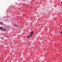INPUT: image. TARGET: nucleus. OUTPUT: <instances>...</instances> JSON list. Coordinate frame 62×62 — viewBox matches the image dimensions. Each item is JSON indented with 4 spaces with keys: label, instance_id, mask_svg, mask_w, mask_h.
Listing matches in <instances>:
<instances>
[{
    "label": "nucleus",
    "instance_id": "nucleus-1",
    "mask_svg": "<svg viewBox=\"0 0 62 62\" xmlns=\"http://www.w3.org/2000/svg\"><path fill=\"white\" fill-rule=\"evenodd\" d=\"M31 34L30 35V36L28 35L27 36V38H30L33 36V34H34V32L33 31H31Z\"/></svg>",
    "mask_w": 62,
    "mask_h": 62
},
{
    "label": "nucleus",
    "instance_id": "nucleus-7",
    "mask_svg": "<svg viewBox=\"0 0 62 62\" xmlns=\"http://www.w3.org/2000/svg\"><path fill=\"white\" fill-rule=\"evenodd\" d=\"M61 3L62 4V2H61Z\"/></svg>",
    "mask_w": 62,
    "mask_h": 62
},
{
    "label": "nucleus",
    "instance_id": "nucleus-3",
    "mask_svg": "<svg viewBox=\"0 0 62 62\" xmlns=\"http://www.w3.org/2000/svg\"><path fill=\"white\" fill-rule=\"evenodd\" d=\"M5 29H6V28H3V31H4V30H5Z\"/></svg>",
    "mask_w": 62,
    "mask_h": 62
},
{
    "label": "nucleus",
    "instance_id": "nucleus-2",
    "mask_svg": "<svg viewBox=\"0 0 62 62\" xmlns=\"http://www.w3.org/2000/svg\"><path fill=\"white\" fill-rule=\"evenodd\" d=\"M14 26L16 27H17V26L16 25H14Z\"/></svg>",
    "mask_w": 62,
    "mask_h": 62
},
{
    "label": "nucleus",
    "instance_id": "nucleus-6",
    "mask_svg": "<svg viewBox=\"0 0 62 62\" xmlns=\"http://www.w3.org/2000/svg\"><path fill=\"white\" fill-rule=\"evenodd\" d=\"M60 33L61 34H62V31H61L60 32Z\"/></svg>",
    "mask_w": 62,
    "mask_h": 62
},
{
    "label": "nucleus",
    "instance_id": "nucleus-4",
    "mask_svg": "<svg viewBox=\"0 0 62 62\" xmlns=\"http://www.w3.org/2000/svg\"><path fill=\"white\" fill-rule=\"evenodd\" d=\"M3 29V27H0V29Z\"/></svg>",
    "mask_w": 62,
    "mask_h": 62
},
{
    "label": "nucleus",
    "instance_id": "nucleus-5",
    "mask_svg": "<svg viewBox=\"0 0 62 62\" xmlns=\"http://www.w3.org/2000/svg\"><path fill=\"white\" fill-rule=\"evenodd\" d=\"M0 23H1V24H2V23H3V22H0Z\"/></svg>",
    "mask_w": 62,
    "mask_h": 62
}]
</instances>
